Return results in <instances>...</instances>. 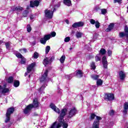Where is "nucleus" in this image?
Instances as JSON below:
<instances>
[{
  "label": "nucleus",
  "mask_w": 128,
  "mask_h": 128,
  "mask_svg": "<svg viewBox=\"0 0 128 128\" xmlns=\"http://www.w3.org/2000/svg\"><path fill=\"white\" fill-rule=\"evenodd\" d=\"M66 112H68V110L66 108L62 109L60 113V116L57 118L56 122H54L50 126V128H60L62 127V124L64 122V116L66 115Z\"/></svg>",
  "instance_id": "nucleus-1"
},
{
  "label": "nucleus",
  "mask_w": 128,
  "mask_h": 128,
  "mask_svg": "<svg viewBox=\"0 0 128 128\" xmlns=\"http://www.w3.org/2000/svg\"><path fill=\"white\" fill-rule=\"evenodd\" d=\"M39 105L40 103L38 102V99H34L32 104H30L28 105L24 110V114L28 116V114H30V111L32 110V108H38Z\"/></svg>",
  "instance_id": "nucleus-2"
},
{
  "label": "nucleus",
  "mask_w": 128,
  "mask_h": 128,
  "mask_svg": "<svg viewBox=\"0 0 128 128\" xmlns=\"http://www.w3.org/2000/svg\"><path fill=\"white\" fill-rule=\"evenodd\" d=\"M60 4H58V5H55L54 6H50L51 10H46L44 11L45 18H52V16H54V12H56V8H60Z\"/></svg>",
  "instance_id": "nucleus-3"
},
{
  "label": "nucleus",
  "mask_w": 128,
  "mask_h": 128,
  "mask_svg": "<svg viewBox=\"0 0 128 128\" xmlns=\"http://www.w3.org/2000/svg\"><path fill=\"white\" fill-rule=\"evenodd\" d=\"M78 110L76 108H70L68 111L67 115V121L68 122L70 118H72L73 116H74L76 114Z\"/></svg>",
  "instance_id": "nucleus-4"
},
{
  "label": "nucleus",
  "mask_w": 128,
  "mask_h": 128,
  "mask_svg": "<svg viewBox=\"0 0 128 128\" xmlns=\"http://www.w3.org/2000/svg\"><path fill=\"white\" fill-rule=\"evenodd\" d=\"M0 92L3 96H6V94L10 92V88H6V84H4L3 86H0Z\"/></svg>",
  "instance_id": "nucleus-5"
},
{
  "label": "nucleus",
  "mask_w": 128,
  "mask_h": 128,
  "mask_svg": "<svg viewBox=\"0 0 128 128\" xmlns=\"http://www.w3.org/2000/svg\"><path fill=\"white\" fill-rule=\"evenodd\" d=\"M14 108H10L8 110V111L6 114V120H5V122H8L10 120V116L12 114H14Z\"/></svg>",
  "instance_id": "nucleus-6"
},
{
  "label": "nucleus",
  "mask_w": 128,
  "mask_h": 128,
  "mask_svg": "<svg viewBox=\"0 0 128 128\" xmlns=\"http://www.w3.org/2000/svg\"><path fill=\"white\" fill-rule=\"evenodd\" d=\"M48 70H46L44 74L42 76V78L40 79V82H48L49 79L48 78Z\"/></svg>",
  "instance_id": "nucleus-7"
},
{
  "label": "nucleus",
  "mask_w": 128,
  "mask_h": 128,
  "mask_svg": "<svg viewBox=\"0 0 128 128\" xmlns=\"http://www.w3.org/2000/svg\"><path fill=\"white\" fill-rule=\"evenodd\" d=\"M50 38V34L45 35L44 38L40 39V44H46V41L48 40Z\"/></svg>",
  "instance_id": "nucleus-8"
},
{
  "label": "nucleus",
  "mask_w": 128,
  "mask_h": 128,
  "mask_svg": "<svg viewBox=\"0 0 128 128\" xmlns=\"http://www.w3.org/2000/svg\"><path fill=\"white\" fill-rule=\"evenodd\" d=\"M34 66H36V62H33L28 66L27 67V72H26L25 73V76H28V74H30V72L32 70V69L34 68Z\"/></svg>",
  "instance_id": "nucleus-9"
},
{
  "label": "nucleus",
  "mask_w": 128,
  "mask_h": 128,
  "mask_svg": "<svg viewBox=\"0 0 128 128\" xmlns=\"http://www.w3.org/2000/svg\"><path fill=\"white\" fill-rule=\"evenodd\" d=\"M40 2V0H35L30 2V6L31 8H34V6H38Z\"/></svg>",
  "instance_id": "nucleus-10"
},
{
  "label": "nucleus",
  "mask_w": 128,
  "mask_h": 128,
  "mask_svg": "<svg viewBox=\"0 0 128 128\" xmlns=\"http://www.w3.org/2000/svg\"><path fill=\"white\" fill-rule=\"evenodd\" d=\"M50 108H52V110H54V112H55L57 114H60V109L58 108V107H56V105H54V104L52 103L50 104Z\"/></svg>",
  "instance_id": "nucleus-11"
},
{
  "label": "nucleus",
  "mask_w": 128,
  "mask_h": 128,
  "mask_svg": "<svg viewBox=\"0 0 128 128\" xmlns=\"http://www.w3.org/2000/svg\"><path fill=\"white\" fill-rule=\"evenodd\" d=\"M105 99L108 100H114V96L112 94H106Z\"/></svg>",
  "instance_id": "nucleus-12"
},
{
  "label": "nucleus",
  "mask_w": 128,
  "mask_h": 128,
  "mask_svg": "<svg viewBox=\"0 0 128 128\" xmlns=\"http://www.w3.org/2000/svg\"><path fill=\"white\" fill-rule=\"evenodd\" d=\"M102 62L103 66L104 68H108V60H106V56L102 57Z\"/></svg>",
  "instance_id": "nucleus-13"
},
{
  "label": "nucleus",
  "mask_w": 128,
  "mask_h": 128,
  "mask_svg": "<svg viewBox=\"0 0 128 128\" xmlns=\"http://www.w3.org/2000/svg\"><path fill=\"white\" fill-rule=\"evenodd\" d=\"M119 75L120 80H124L126 78V74H124V72L120 71L119 73Z\"/></svg>",
  "instance_id": "nucleus-14"
},
{
  "label": "nucleus",
  "mask_w": 128,
  "mask_h": 128,
  "mask_svg": "<svg viewBox=\"0 0 128 128\" xmlns=\"http://www.w3.org/2000/svg\"><path fill=\"white\" fill-rule=\"evenodd\" d=\"M114 24L111 23L108 26V28L106 30V32H110L112 28H114Z\"/></svg>",
  "instance_id": "nucleus-15"
},
{
  "label": "nucleus",
  "mask_w": 128,
  "mask_h": 128,
  "mask_svg": "<svg viewBox=\"0 0 128 128\" xmlns=\"http://www.w3.org/2000/svg\"><path fill=\"white\" fill-rule=\"evenodd\" d=\"M50 64V61L49 58H46L45 59H44L43 60V64L46 66V64Z\"/></svg>",
  "instance_id": "nucleus-16"
},
{
  "label": "nucleus",
  "mask_w": 128,
  "mask_h": 128,
  "mask_svg": "<svg viewBox=\"0 0 128 128\" xmlns=\"http://www.w3.org/2000/svg\"><path fill=\"white\" fill-rule=\"evenodd\" d=\"M45 88H46V84L43 85L39 89H38V92H40V94H44V90Z\"/></svg>",
  "instance_id": "nucleus-17"
},
{
  "label": "nucleus",
  "mask_w": 128,
  "mask_h": 128,
  "mask_svg": "<svg viewBox=\"0 0 128 128\" xmlns=\"http://www.w3.org/2000/svg\"><path fill=\"white\" fill-rule=\"evenodd\" d=\"M124 30L126 34V40L128 42V27L127 26H125Z\"/></svg>",
  "instance_id": "nucleus-18"
},
{
  "label": "nucleus",
  "mask_w": 128,
  "mask_h": 128,
  "mask_svg": "<svg viewBox=\"0 0 128 128\" xmlns=\"http://www.w3.org/2000/svg\"><path fill=\"white\" fill-rule=\"evenodd\" d=\"M76 76L77 78H82V72L80 70H78L76 72Z\"/></svg>",
  "instance_id": "nucleus-19"
},
{
  "label": "nucleus",
  "mask_w": 128,
  "mask_h": 128,
  "mask_svg": "<svg viewBox=\"0 0 128 128\" xmlns=\"http://www.w3.org/2000/svg\"><path fill=\"white\" fill-rule=\"evenodd\" d=\"M64 3L66 6H72V1L70 0H64Z\"/></svg>",
  "instance_id": "nucleus-20"
},
{
  "label": "nucleus",
  "mask_w": 128,
  "mask_h": 128,
  "mask_svg": "<svg viewBox=\"0 0 128 128\" xmlns=\"http://www.w3.org/2000/svg\"><path fill=\"white\" fill-rule=\"evenodd\" d=\"M82 32H77L76 34V37L77 38H80L82 36Z\"/></svg>",
  "instance_id": "nucleus-21"
},
{
  "label": "nucleus",
  "mask_w": 128,
  "mask_h": 128,
  "mask_svg": "<svg viewBox=\"0 0 128 128\" xmlns=\"http://www.w3.org/2000/svg\"><path fill=\"white\" fill-rule=\"evenodd\" d=\"M14 86L15 88H18V86H20V81L18 80H14Z\"/></svg>",
  "instance_id": "nucleus-22"
},
{
  "label": "nucleus",
  "mask_w": 128,
  "mask_h": 128,
  "mask_svg": "<svg viewBox=\"0 0 128 128\" xmlns=\"http://www.w3.org/2000/svg\"><path fill=\"white\" fill-rule=\"evenodd\" d=\"M102 56L100 55V54H98L96 56V61L100 62V60Z\"/></svg>",
  "instance_id": "nucleus-23"
},
{
  "label": "nucleus",
  "mask_w": 128,
  "mask_h": 128,
  "mask_svg": "<svg viewBox=\"0 0 128 128\" xmlns=\"http://www.w3.org/2000/svg\"><path fill=\"white\" fill-rule=\"evenodd\" d=\"M64 60H66V56H62L60 60V62H61V64H64Z\"/></svg>",
  "instance_id": "nucleus-24"
},
{
  "label": "nucleus",
  "mask_w": 128,
  "mask_h": 128,
  "mask_svg": "<svg viewBox=\"0 0 128 128\" xmlns=\"http://www.w3.org/2000/svg\"><path fill=\"white\" fill-rule=\"evenodd\" d=\"M8 84H12V82H14V77H9L8 79Z\"/></svg>",
  "instance_id": "nucleus-25"
},
{
  "label": "nucleus",
  "mask_w": 128,
  "mask_h": 128,
  "mask_svg": "<svg viewBox=\"0 0 128 128\" xmlns=\"http://www.w3.org/2000/svg\"><path fill=\"white\" fill-rule=\"evenodd\" d=\"M97 86H102V80L99 79L96 82Z\"/></svg>",
  "instance_id": "nucleus-26"
},
{
  "label": "nucleus",
  "mask_w": 128,
  "mask_h": 128,
  "mask_svg": "<svg viewBox=\"0 0 128 128\" xmlns=\"http://www.w3.org/2000/svg\"><path fill=\"white\" fill-rule=\"evenodd\" d=\"M62 125H63V128H68V123L64 122V120L62 124Z\"/></svg>",
  "instance_id": "nucleus-27"
},
{
  "label": "nucleus",
  "mask_w": 128,
  "mask_h": 128,
  "mask_svg": "<svg viewBox=\"0 0 128 128\" xmlns=\"http://www.w3.org/2000/svg\"><path fill=\"white\" fill-rule=\"evenodd\" d=\"M16 12H22V10H24V8H22L20 6H16Z\"/></svg>",
  "instance_id": "nucleus-28"
},
{
  "label": "nucleus",
  "mask_w": 128,
  "mask_h": 128,
  "mask_svg": "<svg viewBox=\"0 0 128 128\" xmlns=\"http://www.w3.org/2000/svg\"><path fill=\"white\" fill-rule=\"evenodd\" d=\"M28 11L27 10H24L22 13V16L24 18H26L28 16Z\"/></svg>",
  "instance_id": "nucleus-29"
},
{
  "label": "nucleus",
  "mask_w": 128,
  "mask_h": 128,
  "mask_svg": "<svg viewBox=\"0 0 128 128\" xmlns=\"http://www.w3.org/2000/svg\"><path fill=\"white\" fill-rule=\"evenodd\" d=\"M106 49H104V48H102L100 50V54L102 55L106 54Z\"/></svg>",
  "instance_id": "nucleus-30"
},
{
  "label": "nucleus",
  "mask_w": 128,
  "mask_h": 128,
  "mask_svg": "<svg viewBox=\"0 0 128 128\" xmlns=\"http://www.w3.org/2000/svg\"><path fill=\"white\" fill-rule=\"evenodd\" d=\"M119 36H120V38H124V36H126L125 32H120L119 33Z\"/></svg>",
  "instance_id": "nucleus-31"
},
{
  "label": "nucleus",
  "mask_w": 128,
  "mask_h": 128,
  "mask_svg": "<svg viewBox=\"0 0 128 128\" xmlns=\"http://www.w3.org/2000/svg\"><path fill=\"white\" fill-rule=\"evenodd\" d=\"M16 11V6H12L11 8V10L10 11V12H13Z\"/></svg>",
  "instance_id": "nucleus-32"
},
{
  "label": "nucleus",
  "mask_w": 128,
  "mask_h": 128,
  "mask_svg": "<svg viewBox=\"0 0 128 128\" xmlns=\"http://www.w3.org/2000/svg\"><path fill=\"white\" fill-rule=\"evenodd\" d=\"M50 50V46H46V54H48Z\"/></svg>",
  "instance_id": "nucleus-33"
},
{
  "label": "nucleus",
  "mask_w": 128,
  "mask_h": 128,
  "mask_svg": "<svg viewBox=\"0 0 128 128\" xmlns=\"http://www.w3.org/2000/svg\"><path fill=\"white\" fill-rule=\"evenodd\" d=\"M98 77H99L98 75L94 74V75L92 76V78H93V80H98Z\"/></svg>",
  "instance_id": "nucleus-34"
},
{
  "label": "nucleus",
  "mask_w": 128,
  "mask_h": 128,
  "mask_svg": "<svg viewBox=\"0 0 128 128\" xmlns=\"http://www.w3.org/2000/svg\"><path fill=\"white\" fill-rule=\"evenodd\" d=\"M16 56H17V58H24V56H22V54H20V53H17L16 54Z\"/></svg>",
  "instance_id": "nucleus-35"
},
{
  "label": "nucleus",
  "mask_w": 128,
  "mask_h": 128,
  "mask_svg": "<svg viewBox=\"0 0 128 128\" xmlns=\"http://www.w3.org/2000/svg\"><path fill=\"white\" fill-rule=\"evenodd\" d=\"M95 26L96 28H100V24L99 22L96 21V22L95 24Z\"/></svg>",
  "instance_id": "nucleus-36"
},
{
  "label": "nucleus",
  "mask_w": 128,
  "mask_h": 128,
  "mask_svg": "<svg viewBox=\"0 0 128 128\" xmlns=\"http://www.w3.org/2000/svg\"><path fill=\"white\" fill-rule=\"evenodd\" d=\"M33 58H38V52H35L34 54L33 55Z\"/></svg>",
  "instance_id": "nucleus-37"
},
{
  "label": "nucleus",
  "mask_w": 128,
  "mask_h": 128,
  "mask_svg": "<svg viewBox=\"0 0 128 128\" xmlns=\"http://www.w3.org/2000/svg\"><path fill=\"white\" fill-rule=\"evenodd\" d=\"M78 25V27L80 28V26H84V22H77Z\"/></svg>",
  "instance_id": "nucleus-38"
},
{
  "label": "nucleus",
  "mask_w": 128,
  "mask_h": 128,
  "mask_svg": "<svg viewBox=\"0 0 128 128\" xmlns=\"http://www.w3.org/2000/svg\"><path fill=\"white\" fill-rule=\"evenodd\" d=\"M27 31L28 32H32V27L30 24H28L27 26Z\"/></svg>",
  "instance_id": "nucleus-39"
},
{
  "label": "nucleus",
  "mask_w": 128,
  "mask_h": 128,
  "mask_svg": "<svg viewBox=\"0 0 128 128\" xmlns=\"http://www.w3.org/2000/svg\"><path fill=\"white\" fill-rule=\"evenodd\" d=\"M100 8L98 6H96L94 8V12H100Z\"/></svg>",
  "instance_id": "nucleus-40"
},
{
  "label": "nucleus",
  "mask_w": 128,
  "mask_h": 128,
  "mask_svg": "<svg viewBox=\"0 0 128 128\" xmlns=\"http://www.w3.org/2000/svg\"><path fill=\"white\" fill-rule=\"evenodd\" d=\"M50 38H54V36H56V32H52L50 33Z\"/></svg>",
  "instance_id": "nucleus-41"
},
{
  "label": "nucleus",
  "mask_w": 128,
  "mask_h": 128,
  "mask_svg": "<svg viewBox=\"0 0 128 128\" xmlns=\"http://www.w3.org/2000/svg\"><path fill=\"white\" fill-rule=\"evenodd\" d=\"M72 76H72V74H71L70 75L66 76V78H68V80H70V78H72Z\"/></svg>",
  "instance_id": "nucleus-42"
},
{
  "label": "nucleus",
  "mask_w": 128,
  "mask_h": 128,
  "mask_svg": "<svg viewBox=\"0 0 128 128\" xmlns=\"http://www.w3.org/2000/svg\"><path fill=\"white\" fill-rule=\"evenodd\" d=\"M91 68L92 70H96V64H94V62H92L91 63Z\"/></svg>",
  "instance_id": "nucleus-43"
},
{
  "label": "nucleus",
  "mask_w": 128,
  "mask_h": 128,
  "mask_svg": "<svg viewBox=\"0 0 128 128\" xmlns=\"http://www.w3.org/2000/svg\"><path fill=\"white\" fill-rule=\"evenodd\" d=\"M90 22L92 24H94L96 22L94 19H90Z\"/></svg>",
  "instance_id": "nucleus-44"
},
{
  "label": "nucleus",
  "mask_w": 128,
  "mask_h": 128,
  "mask_svg": "<svg viewBox=\"0 0 128 128\" xmlns=\"http://www.w3.org/2000/svg\"><path fill=\"white\" fill-rule=\"evenodd\" d=\"M124 110H128V102H126L124 104Z\"/></svg>",
  "instance_id": "nucleus-45"
},
{
  "label": "nucleus",
  "mask_w": 128,
  "mask_h": 128,
  "mask_svg": "<svg viewBox=\"0 0 128 128\" xmlns=\"http://www.w3.org/2000/svg\"><path fill=\"white\" fill-rule=\"evenodd\" d=\"M6 46L7 50H10V44L9 42L6 43Z\"/></svg>",
  "instance_id": "nucleus-46"
},
{
  "label": "nucleus",
  "mask_w": 128,
  "mask_h": 128,
  "mask_svg": "<svg viewBox=\"0 0 128 128\" xmlns=\"http://www.w3.org/2000/svg\"><path fill=\"white\" fill-rule=\"evenodd\" d=\"M106 9L103 8L101 10V12L102 14H106Z\"/></svg>",
  "instance_id": "nucleus-47"
},
{
  "label": "nucleus",
  "mask_w": 128,
  "mask_h": 128,
  "mask_svg": "<svg viewBox=\"0 0 128 128\" xmlns=\"http://www.w3.org/2000/svg\"><path fill=\"white\" fill-rule=\"evenodd\" d=\"M22 60H21V64H26V58H21Z\"/></svg>",
  "instance_id": "nucleus-48"
},
{
  "label": "nucleus",
  "mask_w": 128,
  "mask_h": 128,
  "mask_svg": "<svg viewBox=\"0 0 128 128\" xmlns=\"http://www.w3.org/2000/svg\"><path fill=\"white\" fill-rule=\"evenodd\" d=\"M70 40V37H66L64 38L65 42H68Z\"/></svg>",
  "instance_id": "nucleus-49"
},
{
  "label": "nucleus",
  "mask_w": 128,
  "mask_h": 128,
  "mask_svg": "<svg viewBox=\"0 0 128 128\" xmlns=\"http://www.w3.org/2000/svg\"><path fill=\"white\" fill-rule=\"evenodd\" d=\"M72 28H78V22L74 23V24H72Z\"/></svg>",
  "instance_id": "nucleus-50"
},
{
  "label": "nucleus",
  "mask_w": 128,
  "mask_h": 128,
  "mask_svg": "<svg viewBox=\"0 0 128 128\" xmlns=\"http://www.w3.org/2000/svg\"><path fill=\"white\" fill-rule=\"evenodd\" d=\"M108 56H112V50H108Z\"/></svg>",
  "instance_id": "nucleus-51"
},
{
  "label": "nucleus",
  "mask_w": 128,
  "mask_h": 128,
  "mask_svg": "<svg viewBox=\"0 0 128 128\" xmlns=\"http://www.w3.org/2000/svg\"><path fill=\"white\" fill-rule=\"evenodd\" d=\"M54 60V56H52L50 58H49V60L50 62H52Z\"/></svg>",
  "instance_id": "nucleus-52"
},
{
  "label": "nucleus",
  "mask_w": 128,
  "mask_h": 128,
  "mask_svg": "<svg viewBox=\"0 0 128 128\" xmlns=\"http://www.w3.org/2000/svg\"><path fill=\"white\" fill-rule=\"evenodd\" d=\"M109 114L110 116H113L114 114V110H111Z\"/></svg>",
  "instance_id": "nucleus-53"
},
{
  "label": "nucleus",
  "mask_w": 128,
  "mask_h": 128,
  "mask_svg": "<svg viewBox=\"0 0 128 128\" xmlns=\"http://www.w3.org/2000/svg\"><path fill=\"white\" fill-rule=\"evenodd\" d=\"M120 2H122V0H114V4H116V2L120 4Z\"/></svg>",
  "instance_id": "nucleus-54"
},
{
  "label": "nucleus",
  "mask_w": 128,
  "mask_h": 128,
  "mask_svg": "<svg viewBox=\"0 0 128 128\" xmlns=\"http://www.w3.org/2000/svg\"><path fill=\"white\" fill-rule=\"evenodd\" d=\"M30 20H34V14H31L30 15Z\"/></svg>",
  "instance_id": "nucleus-55"
},
{
  "label": "nucleus",
  "mask_w": 128,
  "mask_h": 128,
  "mask_svg": "<svg viewBox=\"0 0 128 128\" xmlns=\"http://www.w3.org/2000/svg\"><path fill=\"white\" fill-rule=\"evenodd\" d=\"M123 112H124V114H128V109H124Z\"/></svg>",
  "instance_id": "nucleus-56"
},
{
  "label": "nucleus",
  "mask_w": 128,
  "mask_h": 128,
  "mask_svg": "<svg viewBox=\"0 0 128 128\" xmlns=\"http://www.w3.org/2000/svg\"><path fill=\"white\" fill-rule=\"evenodd\" d=\"M33 116H38V114L36 112H34L33 114Z\"/></svg>",
  "instance_id": "nucleus-57"
},
{
  "label": "nucleus",
  "mask_w": 128,
  "mask_h": 128,
  "mask_svg": "<svg viewBox=\"0 0 128 128\" xmlns=\"http://www.w3.org/2000/svg\"><path fill=\"white\" fill-rule=\"evenodd\" d=\"M92 88H95V90H96V86H92Z\"/></svg>",
  "instance_id": "nucleus-58"
},
{
  "label": "nucleus",
  "mask_w": 128,
  "mask_h": 128,
  "mask_svg": "<svg viewBox=\"0 0 128 128\" xmlns=\"http://www.w3.org/2000/svg\"><path fill=\"white\" fill-rule=\"evenodd\" d=\"M23 50H24V52H26V48H24Z\"/></svg>",
  "instance_id": "nucleus-59"
},
{
  "label": "nucleus",
  "mask_w": 128,
  "mask_h": 128,
  "mask_svg": "<svg viewBox=\"0 0 128 128\" xmlns=\"http://www.w3.org/2000/svg\"><path fill=\"white\" fill-rule=\"evenodd\" d=\"M66 24H68L70 22H68V20H66Z\"/></svg>",
  "instance_id": "nucleus-60"
},
{
  "label": "nucleus",
  "mask_w": 128,
  "mask_h": 128,
  "mask_svg": "<svg viewBox=\"0 0 128 128\" xmlns=\"http://www.w3.org/2000/svg\"><path fill=\"white\" fill-rule=\"evenodd\" d=\"M73 48H70V50H72Z\"/></svg>",
  "instance_id": "nucleus-61"
},
{
  "label": "nucleus",
  "mask_w": 128,
  "mask_h": 128,
  "mask_svg": "<svg viewBox=\"0 0 128 128\" xmlns=\"http://www.w3.org/2000/svg\"><path fill=\"white\" fill-rule=\"evenodd\" d=\"M6 102H8V99H6Z\"/></svg>",
  "instance_id": "nucleus-62"
},
{
  "label": "nucleus",
  "mask_w": 128,
  "mask_h": 128,
  "mask_svg": "<svg viewBox=\"0 0 128 128\" xmlns=\"http://www.w3.org/2000/svg\"><path fill=\"white\" fill-rule=\"evenodd\" d=\"M127 12H128V7H127Z\"/></svg>",
  "instance_id": "nucleus-63"
},
{
  "label": "nucleus",
  "mask_w": 128,
  "mask_h": 128,
  "mask_svg": "<svg viewBox=\"0 0 128 128\" xmlns=\"http://www.w3.org/2000/svg\"><path fill=\"white\" fill-rule=\"evenodd\" d=\"M28 78H30V75H29V76H28Z\"/></svg>",
  "instance_id": "nucleus-64"
}]
</instances>
